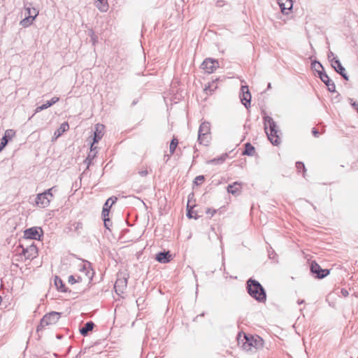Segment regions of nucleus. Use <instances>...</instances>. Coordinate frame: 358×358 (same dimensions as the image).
I'll use <instances>...</instances> for the list:
<instances>
[{
	"label": "nucleus",
	"instance_id": "44",
	"mask_svg": "<svg viewBox=\"0 0 358 358\" xmlns=\"http://www.w3.org/2000/svg\"><path fill=\"white\" fill-rule=\"evenodd\" d=\"M312 134L315 137H319L320 136V132L315 128H313Z\"/></svg>",
	"mask_w": 358,
	"mask_h": 358
},
{
	"label": "nucleus",
	"instance_id": "1",
	"mask_svg": "<svg viewBox=\"0 0 358 358\" xmlns=\"http://www.w3.org/2000/svg\"><path fill=\"white\" fill-rule=\"evenodd\" d=\"M264 127L268 139L272 145L278 146L281 143L280 135L281 134L280 130L278 128L276 122L273 119L267 115L263 116Z\"/></svg>",
	"mask_w": 358,
	"mask_h": 358
},
{
	"label": "nucleus",
	"instance_id": "30",
	"mask_svg": "<svg viewBox=\"0 0 358 358\" xmlns=\"http://www.w3.org/2000/svg\"><path fill=\"white\" fill-rule=\"evenodd\" d=\"M178 144V139L176 137H173V139L171 140V141L170 143V145H169L170 155H173L175 152Z\"/></svg>",
	"mask_w": 358,
	"mask_h": 358
},
{
	"label": "nucleus",
	"instance_id": "7",
	"mask_svg": "<svg viewBox=\"0 0 358 358\" xmlns=\"http://www.w3.org/2000/svg\"><path fill=\"white\" fill-rule=\"evenodd\" d=\"M129 276L126 274L120 273L117 274V278L115 281L114 288L115 289L116 293L118 295L123 294L124 290L127 287V280Z\"/></svg>",
	"mask_w": 358,
	"mask_h": 358
},
{
	"label": "nucleus",
	"instance_id": "45",
	"mask_svg": "<svg viewBox=\"0 0 358 358\" xmlns=\"http://www.w3.org/2000/svg\"><path fill=\"white\" fill-rule=\"evenodd\" d=\"M138 173H139V175L141 176L145 177V176H146L148 175V171L146 169H145V170L140 171L138 172Z\"/></svg>",
	"mask_w": 358,
	"mask_h": 358
},
{
	"label": "nucleus",
	"instance_id": "8",
	"mask_svg": "<svg viewBox=\"0 0 358 358\" xmlns=\"http://www.w3.org/2000/svg\"><path fill=\"white\" fill-rule=\"evenodd\" d=\"M43 236V231L41 227H31L24 231V238L30 240H40Z\"/></svg>",
	"mask_w": 358,
	"mask_h": 358
},
{
	"label": "nucleus",
	"instance_id": "21",
	"mask_svg": "<svg viewBox=\"0 0 358 358\" xmlns=\"http://www.w3.org/2000/svg\"><path fill=\"white\" fill-rule=\"evenodd\" d=\"M59 100V99L57 96L52 97L50 101H47L45 103H44L40 106H38L35 110V113H36L41 110L47 109L48 108L50 107L53 104L56 103Z\"/></svg>",
	"mask_w": 358,
	"mask_h": 358
},
{
	"label": "nucleus",
	"instance_id": "46",
	"mask_svg": "<svg viewBox=\"0 0 358 358\" xmlns=\"http://www.w3.org/2000/svg\"><path fill=\"white\" fill-rule=\"evenodd\" d=\"M341 294L343 296L346 297L348 296L349 293H348V291L345 289H341Z\"/></svg>",
	"mask_w": 358,
	"mask_h": 358
},
{
	"label": "nucleus",
	"instance_id": "12",
	"mask_svg": "<svg viewBox=\"0 0 358 358\" xmlns=\"http://www.w3.org/2000/svg\"><path fill=\"white\" fill-rule=\"evenodd\" d=\"M240 99L246 108L250 107L251 94L247 85H243L241 88Z\"/></svg>",
	"mask_w": 358,
	"mask_h": 358
},
{
	"label": "nucleus",
	"instance_id": "34",
	"mask_svg": "<svg viewBox=\"0 0 358 358\" xmlns=\"http://www.w3.org/2000/svg\"><path fill=\"white\" fill-rule=\"evenodd\" d=\"M56 188L57 187L56 186H54L47 190H45L44 192H43V194H45V196H47L48 198L50 199V200L52 199L53 197V194H52V191L55 190L56 191Z\"/></svg>",
	"mask_w": 358,
	"mask_h": 358
},
{
	"label": "nucleus",
	"instance_id": "36",
	"mask_svg": "<svg viewBox=\"0 0 358 358\" xmlns=\"http://www.w3.org/2000/svg\"><path fill=\"white\" fill-rule=\"evenodd\" d=\"M187 216L189 218H194L195 220L198 219L199 216L196 215H193L194 212L192 210V208H189V204H187Z\"/></svg>",
	"mask_w": 358,
	"mask_h": 358
},
{
	"label": "nucleus",
	"instance_id": "3",
	"mask_svg": "<svg viewBox=\"0 0 358 358\" xmlns=\"http://www.w3.org/2000/svg\"><path fill=\"white\" fill-rule=\"evenodd\" d=\"M238 344L245 350H251L252 348L259 349L264 345V340L259 336L239 334L237 337Z\"/></svg>",
	"mask_w": 358,
	"mask_h": 358
},
{
	"label": "nucleus",
	"instance_id": "41",
	"mask_svg": "<svg viewBox=\"0 0 358 358\" xmlns=\"http://www.w3.org/2000/svg\"><path fill=\"white\" fill-rule=\"evenodd\" d=\"M73 227H74V229L76 231H78L79 229H82L83 228V224L80 222H75L73 224Z\"/></svg>",
	"mask_w": 358,
	"mask_h": 358
},
{
	"label": "nucleus",
	"instance_id": "42",
	"mask_svg": "<svg viewBox=\"0 0 358 358\" xmlns=\"http://www.w3.org/2000/svg\"><path fill=\"white\" fill-rule=\"evenodd\" d=\"M90 36L94 44L97 42V36L92 31H91V33H90Z\"/></svg>",
	"mask_w": 358,
	"mask_h": 358
},
{
	"label": "nucleus",
	"instance_id": "43",
	"mask_svg": "<svg viewBox=\"0 0 358 358\" xmlns=\"http://www.w3.org/2000/svg\"><path fill=\"white\" fill-rule=\"evenodd\" d=\"M215 213H216V210L211 209V208H207L206 211V213L207 215H210V216H213Z\"/></svg>",
	"mask_w": 358,
	"mask_h": 358
},
{
	"label": "nucleus",
	"instance_id": "55",
	"mask_svg": "<svg viewBox=\"0 0 358 358\" xmlns=\"http://www.w3.org/2000/svg\"><path fill=\"white\" fill-rule=\"evenodd\" d=\"M316 69H317V70H320V69H321V67H319V66H318V65H316Z\"/></svg>",
	"mask_w": 358,
	"mask_h": 358
},
{
	"label": "nucleus",
	"instance_id": "32",
	"mask_svg": "<svg viewBox=\"0 0 358 358\" xmlns=\"http://www.w3.org/2000/svg\"><path fill=\"white\" fill-rule=\"evenodd\" d=\"M218 80H219L218 78H216L215 80H212L211 83H208V86L205 88V90H209L210 92L215 91L217 88L216 82Z\"/></svg>",
	"mask_w": 358,
	"mask_h": 358
},
{
	"label": "nucleus",
	"instance_id": "6",
	"mask_svg": "<svg viewBox=\"0 0 358 358\" xmlns=\"http://www.w3.org/2000/svg\"><path fill=\"white\" fill-rule=\"evenodd\" d=\"M210 124L204 122L200 124L198 131V141L200 144L207 145L210 139Z\"/></svg>",
	"mask_w": 358,
	"mask_h": 358
},
{
	"label": "nucleus",
	"instance_id": "33",
	"mask_svg": "<svg viewBox=\"0 0 358 358\" xmlns=\"http://www.w3.org/2000/svg\"><path fill=\"white\" fill-rule=\"evenodd\" d=\"M117 201V197H110L105 202L103 207H106L110 210L113 204H114Z\"/></svg>",
	"mask_w": 358,
	"mask_h": 358
},
{
	"label": "nucleus",
	"instance_id": "57",
	"mask_svg": "<svg viewBox=\"0 0 358 358\" xmlns=\"http://www.w3.org/2000/svg\"><path fill=\"white\" fill-rule=\"evenodd\" d=\"M217 6H221V3L217 2Z\"/></svg>",
	"mask_w": 358,
	"mask_h": 358
},
{
	"label": "nucleus",
	"instance_id": "29",
	"mask_svg": "<svg viewBox=\"0 0 358 358\" xmlns=\"http://www.w3.org/2000/svg\"><path fill=\"white\" fill-rule=\"evenodd\" d=\"M99 4L96 6L101 12H106L108 8L107 0H98Z\"/></svg>",
	"mask_w": 358,
	"mask_h": 358
},
{
	"label": "nucleus",
	"instance_id": "17",
	"mask_svg": "<svg viewBox=\"0 0 358 358\" xmlns=\"http://www.w3.org/2000/svg\"><path fill=\"white\" fill-rule=\"evenodd\" d=\"M80 271L85 272V275L87 277L89 280H92L94 275L93 269L91 268V263L88 261H84L81 266Z\"/></svg>",
	"mask_w": 358,
	"mask_h": 358
},
{
	"label": "nucleus",
	"instance_id": "52",
	"mask_svg": "<svg viewBox=\"0 0 358 358\" xmlns=\"http://www.w3.org/2000/svg\"><path fill=\"white\" fill-rule=\"evenodd\" d=\"M271 83H268V86H267V89H271Z\"/></svg>",
	"mask_w": 358,
	"mask_h": 358
},
{
	"label": "nucleus",
	"instance_id": "39",
	"mask_svg": "<svg viewBox=\"0 0 358 358\" xmlns=\"http://www.w3.org/2000/svg\"><path fill=\"white\" fill-rule=\"evenodd\" d=\"M296 167L299 171H300L301 169H302L303 171H306L305 165L303 162H297L296 163Z\"/></svg>",
	"mask_w": 358,
	"mask_h": 358
},
{
	"label": "nucleus",
	"instance_id": "28",
	"mask_svg": "<svg viewBox=\"0 0 358 358\" xmlns=\"http://www.w3.org/2000/svg\"><path fill=\"white\" fill-rule=\"evenodd\" d=\"M34 20L32 17L26 15L25 17L20 21V24L23 27H28L33 23Z\"/></svg>",
	"mask_w": 358,
	"mask_h": 358
},
{
	"label": "nucleus",
	"instance_id": "20",
	"mask_svg": "<svg viewBox=\"0 0 358 358\" xmlns=\"http://www.w3.org/2000/svg\"><path fill=\"white\" fill-rule=\"evenodd\" d=\"M104 126L101 124H97L95 127V131L94 133L93 141L94 143H97L103 136Z\"/></svg>",
	"mask_w": 358,
	"mask_h": 358
},
{
	"label": "nucleus",
	"instance_id": "9",
	"mask_svg": "<svg viewBox=\"0 0 358 358\" xmlns=\"http://www.w3.org/2000/svg\"><path fill=\"white\" fill-rule=\"evenodd\" d=\"M310 272L315 275V278L318 279H322L327 276L330 271L328 269H323L320 266L315 262H313L310 264Z\"/></svg>",
	"mask_w": 358,
	"mask_h": 358
},
{
	"label": "nucleus",
	"instance_id": "53",
	"mask_svg": "<svg viewBox=\"0 0 358 358\" xmlns=\"http://www.w3.org/2000/svg\"><path fill=\"white\" fill-rule=\"evenodd\" d=\"M109 222H107V227H106L107 229H109Z\"/></svg>",
	"mask_w": 358,
	"mask_h": 358
},
{
	"label": "nucleus",
	"instance_id": "50",
	"mask_svg": "<svg viewBox=\"0 0 358 358\" xmlns=\"http://www.w3.org/2000/svg\"><path fill=\"white\" fill-rule=\"evenodd\" d=\"M169 157H170V155H164V159H166V162H167L169 159Z\"/></svg>",
	"mask_w": 358,
	"mask_h": 358
},
{
	"label": "nucleus",
	"instance_id": "25",
	"mask_svg": "<svg viewBox=\"0 0 358 358\" xmlns=\"http://www.w3.org/2000/svg\"><path fill=\"white\" fill-rule=\"evenodd\" d=\"M69 129V125L68 122H64L62 123L59 127L55 131L54 136L55 138H57L63 134L64 132L67 131Z\"/></svg>",
	"mask_w": 358,
	"mask_h": 358
},
{
	"label": "nucleus",
	"instance_id": "27",
	"mask_svg": "<svg viewBox=\"0 0 358 358\" xmlns=\"http://www.w3.org/2000/svg\"><path fill=\"white\" fill-rule=\"evenodd\" d=\"M26 15L28 17H32L34 20L38 14V12L34 8H31L30 6L27 7L25 6Z\"/></svg>",
	"mask_w": 358,
	"mask_h": 358
},
{
	"label": "nucleus",
	"instance_id": "18",
	"mask_svg": "<svg viewBox=\"0 0 358 358\" xmlns=\"http://www.w3.org/2000/svg\"><path fill=\"white\" fill-rule=\"evenodd\" d=\"M241 182H234L232 184H229L227 186V190L229 193L231 194L232 195L237 196L241 194Z\"/></svg>",
	"mask_w": 358,
	"mask_h": 358
},
{
	"label": "nucleus",
	"instance_id": "5",
	"mask_svg": "<svg viewBox=\"0 0 358 358\" xmlns=\"http://www.w3.org/2000/svg\"><path fill=\"white\" fill-rule=\"evenodd\" d=\"M60 313L52 311L45 314L40 321V324L38 325L36 331H40L48 325L56 324L59 317Z\"/></svg>",
	"mask_w": 358,
	"mask_h": 358
},
{
	"label": "nucleus",
	"instance_id": "23",
	"mask_svg": "<svg viewBox=\"0 0 358 358\" xmlns=\"http://www.w3.org/2000/svg\"><path fill=\"white\" fill-rule=\"evenodd\" d=\"M94 324L92 321L86 322L83 327L80 329V333L83 336H87L88 333L92 331Z\"/></svg>",
	"mask_w": 358,
	"mask_h": 358
},
{
	"label": "nucleus",
	"instance_id": "31",
	"mask_svg": "<svg viewBox=\"0 0 358 358\" xmlns=\"http://www.w3.org/2000/svg\"><path fill=\"white\" fill-rule=\"evenodd\" d=\"M109 211H110V210H108V208L103 207L101 215H102L103 220L104 221L105 227H107V222H110V219L108 217Z\"/></svg>",
	"mask_w": 358,
	"mask_h": 358
},
{
	"label": "nucleus",
	"instance_id": "40",
	"mask_svg": "<svg viewBox=\"0 0 358 358\" xmlns=\"http://www.w3.org/2000/svg\"><path fill=\"white\" fill-rule=\"evenodd\" d=\"M349 101L353 108L358 113V103L354 101L352 99H349Z\"/></svg>",
	"mask_w": 358,
	"mask_h": 358
},
{
	"label": "nucleus",
	"instance_id": "51",
	"mask_svg": "<svg viewBox=\"0 0 358 358\" xmlns=\"http://www.w3.org/2000/svg\"><path fill=\"white\" fill-rule=\"evenodd\" d=\"M297 303H298V304H299V305H300V304H302V303H304V300H303V299L300 300V299H299V300H298Z\"/></svg>",
	"mask_w": 358,
	"mask_h": 358
},
{
	"label": "nucleus",
	"instance_id": "10",
	"mask_svg": "<svg viewBox=\"0 0 358 358\" xmlns=\"http://www.w3.org/2000/svg\"><path fill=\"white\" fill-rule=\"evenodd\" d=\"M22 248L21 255H22L27 259H33L38 255V248L36 245L32 243L27 248H24L22 245H20Z\"/></svg>",
	"mask_w": 358,
	"mask_h": 358
},
{
	"label": "nucleus",
	"instance_id": "35",
	"mask_svg": "<svg viewBox=\"0 0 358 358\" xmlns=\"http://www.w3.org/2000/svg\"><path fill=\"white\" fill-rule=\"evenodd\" d=\"M81 281H82V278L80 276H78L77 279H76L75 277L72 275L69 276L68 282L70 284H74L76 282H79Z\"/></svg>",
	"mask_w": 358,
	"mask_h": 358
},
{
	"label": "nucleus",
	"instance_id": "11",
	"mask_svg": "<svg viewBox=\"0 0 358 358\" xmlns=\"http://www.w3.org/2000/svg\"><path fill=\"white\" fill-rule=\"evenodd\" d=\"M331 66L345 80H349V76L346 73L345 69L342 66L338 59L333 57L331 60Z\"/></svg>",
	"mask_w": 358,
	"mask_h": 358
},
{
	"label": "nucleus",
	"instance_id": "14",
	"mask_svg": "<svg viewBox=\"0 0 358 358\" xmlns=\"http://www.w3.org/2000/svg\"><path fill=\"white\" fill-rule=\"evenodd\" d=\"M15 136V131L13 129L6 130L4 135L0 139V151L8 144V141Z\"/></svg>",
	"mask_w": 358,
	"mask_h": 358
},
{
	"label": "nucleus",
	"instance_id": "49",
	"mask_svg": "<svg viewBox=\"0 0 358 358\" xmlns=\"http://www.w3.org/2000/svg\"><path fill=\"white\" fill-rule=\"evenodd\" d=\"M327 57H328V59L331 61L332 59H331V57H334V53L331 51H330L328 53Z\"/></svg>",
	"mask_w": 358,
	"mask_h": 358
},
{
	"label": "nucleus",
	"instance_id": "47",
	"mask_svg": "<svg viewBox=\"0 0 358 358\" xmlns=\"http://www.w3.org/2000/svg\"><path fill=\"white\" fill-rule=\"evenodd\" d=\"M94 144L95 143H94V141H93L90 146V153H92L93 151H94L96 149L97 147L94 146Z\"/></svg>",
	"mask_w": 358,
	"mask_h": 358
},
{
	"label": "nucleus",
	"instance_id": "54",
	"mask_svg": "<svg viewBox=\"0 0 358 358\" xmlns=\"http://www.w3.org/2000/svg\"><path fill=\"white\" fill-rule=\"evenodd\" d=\"M312 206H313V209H314L315 210H317L316 206H314L313 204H312Z\"/></svg>",
	"mask_w": 358,
	"mask_h": 358
},
{
	"label": "nucleus",
	"instance_id": "37",
	"mask_svg": "<svg viewBox=\"0 0 358 358\" xmlns=\"http://www.w3.org/2000/svg\"><path fill=\"white\" fill-rule=\"evenodd\" d=\"M96 152H95V153H94V154H92V153H89V155H88V156H87V159L85 160V163H87V167H89V166H90V164H91L92 160L95 157V156H96Z\"/></svg>",
	"mask_w": 358,
	"mask_h": 358
},
{
	"label": "nucleus",
	"instance_id": "16",
	"mask_svg": "<svg viewBox=\"0 0 358 358\" xmlns=\"http://www.w3.org/2000/svg\"><path fill=\"white\" fill-rule=\"evenodd\" d=\"M155 259L162 264H166L172 259L171 255L169 251L159 252L156 255Z\"/></svg>",
	"mask_w": 358,
	"mask_h": 358
},
{
	"label": "nucleus",
	"instance_id": "19",
	"mask_svg": "<svg viewBox=\"0 0 358 358\" xmlns=\"http://www.w3.org/2000/svg\"><path fill=\"white\" fill-rule=\"evenodd\" d=\"M278 3L280 8L281 12L287 14L288 11L292 8L293 3L292 0H278Z\"/></svg>",
	"mask_w": 358,
	"mask_h": 358
},
{
	"label": "nucleus",
	"instance_id": "26",
	"mask_svg": "<svg viewBox=\"0 0 358 358\" xmlns=\"http://www.w3.org/2000/svg\"><path fill=\"white\" fill-rule=\"evenodd\" d=\"M255 152V147L250 143L245 144V148L242 153L243 155L253 156Z\"/></svg>",
	"mask_w": 358,
	"mask_h": 358
},
{
	"label": "nucleus",
	"instance_id": "13",
	"mask_svg": "<svg viewBox=\"0 0 358 358\" xmlns=\"http://www.w3.org/2000/svg\"><path fill=\"white\" fill-rule=\"evenodd\" d=\"M201 67L207 73H211L218 67V62L211 58H207L202 62Z\"/></svg>",
	"mask_w": 358,
	"mask_h": 358
},
{
	"label": "nucleus",
	"instance_id": "24",
	"mask_svg": "<svg viewBox=\"0 0 358 358\" xmlns=\"http://www.w3.org/2000/svg\"><path fill=\"white\" fill-rule=\"evenodd\" d=\"M55 285L58 291L61 292H67L68 289L66 287L65 284L63 280L58 276H55Z\"/></svg>",
	"mask_w": 358,
	"mask_h": 358
},
{
	"label": "nucleus",
	"instance_id": "56",
	"mask_svg": "<svg viewBox=\"0 0 358 358\" xmlns=\"http://www.w3.org/2000/svg\"><path fill=\"white\" fill-rule=\"evenodd\" d=\"M136 103V101H134L133 103H132L133 105H135Z\"/></svg>",
	"mask_w": 358,
	"mask_h": 358
},
{
	"label": "nucleus",
	"instance_id": "2",
	"mask_svg": "<svg viewBox=\"0 0 358 358\" xmlns=\"http://www.w3.org/2000/svg\"><path fill=\"white\" fill-rule=\"evenodd\" d=\"M246 289L248 294L259 303H265L266 293L261 283L252 278L246 282Z\"/></svg>",
	"mask_w": 358,
	"mask_h": 358
},
{
	"label": "nucleus",
	"instance_id": "38",
	"mask_svg": "<svg viewBox=\"0 0 358 358\" xmlns=\"http://www.w3.org/2000/svg\"><path fill=\"white\" fill-rule=\"evenodd\" d=\"M204 176H196L195 178H194V182L196 185H199L200 184H201L203 182V181L204 180Z\"/></svg>",
	"mask_w": 358,
	"mask_h": 358
},
{
	"label": "nucleus",
	"instance_id": "48",
	"mask_svg": "<svg viewBox=\"0 0 358 358\" xmlns=\"http://www.w3.org/2000/svg\"><path fill=\"white\" fill-rule=\"evenodd\" d=\"M275 255L274 251L270 252L268 251V257L270 259L274 258V255Z\"/></svg>",
	"mask_w": 358,
	"mask_h": 358
},
{
	"label": "nucleus",
	"instance_id": "4",
	"mask_svg": "<svg viewBox=\"0 0 358 358\" xmlns=\"http://www.w3.org/2000/svg\"><path fill=\"white\" fill-rule=\"evenodd\" d=\"M311 68L317 71L319 78L327 85L328 90L331 92H335V83L329 78V76L324 71L322 64L317 60H313L311 62Z\"/></svg>",
	"mask_w": 358,
	"mask_h": 358
},
{
	"label": "nucleus",
	"instance_id": "22",
	"mask_svg": "<svg viewBox=\"0 0 358 358\" xmlns=\"http://www.w3.org/2000/svg\"><path fill=\"white\" fill-rule=\"evenodd\" d=\"M229 157L228 153H223L220 157L207 161L208 164H222Z\"/></svg>",
	"mask_w": 358,
	"mask_h": 358
},
{
	"label": "nucleus",
	"instance_id": "15",
	"mask_svg": "<svg viewBox=\"0 0 358 358\" xmlns=\"http://www.w3.org/2000/svg\"><path fill=\"white\" fill-rule=\"evenodd\" d=\"M50 199L45 196V194H38L36 197V204L41 208H45L49 206Z\"/></svg>",
	"mask_w": 358,
	"mask_h": 358
}]
</instances>
